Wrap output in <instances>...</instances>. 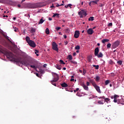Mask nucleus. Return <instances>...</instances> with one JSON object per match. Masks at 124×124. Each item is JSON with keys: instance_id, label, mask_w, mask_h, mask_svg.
I'll list each match as a JSON object with an SVG mask.
<instances>
[{"instance_id": "f257e3e1", "label": "nucleus", "mask_w": 124, "mask_h": 124, "mask_svg": "<svg viewBox=\"0 0 124 124\" xmlns=\"http://www.w3.org/2000/svg\"><path fill=\"white\" fill-rule=\"evenodd\" d=\"M6 56L7 59H9L12 62H15L17 63H20L25 65V66H30L31 64H30V61L24 60L22 61V58H15V56L11 52H6Z\"/></svg>"}, {"instance_id": "f03ea898", "label": "nucleus", "mask_w": 124, "mask_h": 124, "mask_svg": "<svg viewBox=\"0 0 124 124\" xmlns=\"http://www.w3.org/2000/svg\"><path fill=\"white\" fill-rule=\"evenodd\" d=\"M26 41L29 44V46H31V47H32V48H35V47H36V45L35 44V43H34V41L31 40L30 37H26Z\"/></svg>"}, {"instance_id": "7ed1b4c3", "label": "nucleus", "mask_w": 124, "mask_h": 124, "mask_svg": "<svg viewBox=\"0 0 124 124\" xmlns=\"http://www.w3.org/2000/svg\"><path fill=\"white\" fill-rule=\"evenodd\" d=\"M78 15L79 16L80 18H83V17H86L88 14L87 12L85 10H81L80 12L78 13Z\"/></svg>"}, {"instance_id": "20e7f679", "label": "nucleus", "mask_w": 124, "mask_h": 124, "mask_svg": "<svg viewBox=\"0 0 124 124\" xmlns=\"http://www.w3.org/2000/svg\"><path fill=\"white\" fill-rule=\"evenodd\" d=\"M52 49L54 51H56V52H58L59 51V48H58V45H57V43L56 42H53L52 43Z\"/></svg>"}, {"instance_id": "39448f33", "label": "nucleus", "mask_w": 124, "mask_h": 124, "mask_svg": "<svg viewBox=\"0 0 124 124\" xmlns=\"http://www.w3.org/2000/svg\"><path fill=\"white\" fill-rule=\"evenodd\" d=\"M29 63L30 64L29 66L31 67V68H34L35 70H36V67L35 66V62H34L30 61Z\"/></svg>"}, {"instance_id": "423d86ee", "label": "nucleus", "mask_w": 124, "mask_h": 124, "mask_svg": "<svg viewBox=\"0 0 124 124\" xmlns=\"http://www.w3.org/2000/svg\"><path fill=\"white\" fill-rule=\"evenodd\" d=\"M59 79H60L59 75L57 74H54L53 80H52L53 82H58Z\"/></svg>"}, {"instance_id": "0eeeda50", "label": "nucleus", "mask_w": 124, "mask_h": 124, "mask_svg": "<svg viewBox=\"0 0 124 124\" xmlns=\"http://www.w3.org/2000/svg\"><path fill=\"white\" fill-rule=\"evenodd\" d=\"M119 44H120L119 41H116L115 42V43H114V44H113V45L112 46V48H115L119 46Z\"/></svg>"}, {"instance_id": "6e6552de", "label": "nucleus", "mask_w": 124, "mask_h": 124, "mask_svg": "<svg viewBox=\"0 0 124 124\" xmlns=\"http://www.w3.org/2000/svg\"><path fill=\"white\" fill-rule=\"evenodd\" d=\"M119 97V96L118 95H116V94H115L114 96H111L110 98L111 99H113V102L115 103H116V100L117 99H118Z\"/></svg>"}, {"instance_id": "1a4fd4ad", "label": "nucleus", "mask_w": 124, "mask_h": 124, "mask_svg": "<svg viewBox=\"0 0 124 124\" xmlns=\"http://www.w3.org/2000/svg\"><path fill=\"white\" fill-rule=\"evenodd\" d=\"M93 87H94V88L95 89L98 93H101V92L100 91V88L99 87V86L96 85V83L95 85H93Z\"/></svg>"}, {"instance_id": "9d476101", "label": "nucleus", "mask_w": 124, "mask_h": 124, "mask_svg": "<svg viewBox=\"0 0 124 124\" xmlns=\"http://www.w3.org/2000/svg\"><path fill=\"white\" fill-rule=\"evenodd\" d=\"M79 35H80V31H76L74 34L75 38H78Z\"/></svg>"}, {"instance_id": "9b49d317", "label": "nucleus", "mask_w": 124, "mask_h": 124, "mask_svg": "<svg viewBox=\"0 0 124 124\" xmlns=\"http://www.w3.org/2000/svg\"><path fill=\"white\" fill-rule=\"evenodd\" d=\"M107 42H109V39H105L102 40V43L104 44V46H105V45H106V43H107Z\"/></svg>"}, {"instance_id": "f8f14e48", "label": "nucleus", "mask_w": 124, "mask_h": 124, "mask_svg": "<svg viewBox=\"0 0 124 124\" xmlns=\"http://www.w3.org/2000/svg\"><path fill=\"white\" fill-rule=\"evenodd\" d=\"M93 32H94L93 30L92 29L90 28L87 30L88 34L92 35L93 33Z\"/></svg>"}, {"instance_id": "ddd939ff", "label": "nucleus", "mask_w": 124, "mask_h": 124, "mask_svg": "<svg viewBox=\"0 0 124 124\" xmlns=\"http://www.w3.org/2000/svg\"><path fill=\"white\" fill-rule=\"evenodd\" d=\"M99 53V48L96 47L94 50V56H97V54Z\"/></svg>"}, {"instance_id": "4468645a", "label": "nucleus", "mask_w": 124, "mask_h": 124, "mask_svg": "<svg viewBox=\"0 0 124 124\" xmlns=\"http://www.w3.org/2000/svg\"><path fill=\"white\" fill-rule=\"evenodd\" d=\"M116 103L119 104H121L122 105H124V104L123 103L122 101L118 98L116 99Z\"/></svg>"}, {"instance_id": "2eb2a0df", "label": "nucleus", "mask_w": 124, "mask_h": 124, "mask_svg": "<svg viewBox=\"0 0 124 124\" xmlns=\"http://www.w3.org/2000/svg\"><path fill=\"white\" fill-rule=\"evenodd\" d=\"M82 87L84 88V90H85V91H89V87H88L86 84H82L81 85Z\"/></svg>"}, {"instance_id": "dca6fc26", "label": "nucleus", "mask_w": 124, "mask_h": 124, "mask_svg": "<svg viewBox=\"0 0 124 124\" xmlns=\"http://www.w3.org/2000/svg\"><path fill=\"white\" fill-rule=\"evenodd\" d=\"M2 35L5 37V38H6V39H7V40H8V41H9V42H12L10 39H9V37L6 35V34H5V33H2Z\"/></svg>"}, {"instance_id": "f3484780", "label": "nucleus", "mask_w": 124, "mask_h": 124, "mask_svg": "<svg viewBox=\"0 0 124 124\" xmlns=\"http://www.w3.org/2000/svg\"><path fill=\"white\" fill-rule=\"evenodd\" d=\"M97 58H102L103 57V54L102 52H99V53L97 54V55L96 56Z\"/></svg>"}, {"instance_id": "a211bd4d", "label": "nucleus", "mask_w": 124, "mask_h": 124, "mask_svg": "<svg viewBox=\"0 0 124 124\" xmlns=\"http://www.w3.org/2000/svg\"><path fill=\"white\" fill-rule=\"evenodd\" d=\"M61 86L62 88H66V87H68V85H67L65 82L61 84Z\"/></svg>"}, {"instance_id": "6ab92c4d", "label": "nucleus", "mask_w": 124, "mask_h": 124, "mask_svg": "<svg viewBox=\"0 0 124 124\" xmlns=\"http://www.w3.org/2000/svg\"><path fill=\"white\" fill-rule=\"evenodd\" d=\"M93 59V56L90 55L88 56L87 60L89 62H92V59Z\"/></svg>"}, {"instance_id": "aec40b11", "label": "nucleus", "mask_w": 124, "mask_h": 124, "mask_svg": "<svg viewBox=\"0 0 124 124\" xmlns=\"http://www.w3.org/2000/svg\"><path fill=\"white\" fill-rule=\"evenodd\" d=\"M89 82L92 84V86L95 85L96 83H95V82L93 81V79H89Z\"/></svg>"}, {"instance_id": "412c9836", "label": "nucleus", "mask_w": 124, "mask_h": 124, "mask_svg": "<svg viewBox=\"0 0 124 124\" xmlns=\"http://www.w3.org/2000/svg\"><path fill=\"white\" fill-rule=\"evenodd\" d=\"M57 17V18H60V14H53V15L52 16V17Z\"/></svg>"}, {"instance_id": "4be33fe9", "label": "nucleus", "mask_w": 124, "mask_h": 124, "mask_svg": "<svg viewBox=\"0 0 124 124\" xmlns=\"http://www.w3.org/2000/svg\"><path fill=\"white\" fill-rule=\"evenodd\" d=\"M55 67L57 69H59V70H61V69H62V67L61 65H59L58 64H56Z\"/></svg>"}, {"instance_id": "5701e85b", "label": "nucleus", "mask_w": 124, "mask_h": 124, "mask_svg": "<svg viewBox=\"0 0 124 124\" xmlns=\"http://www.w3.org/2000/svg\"><path fill=\"white\" fill-rule=\"evenodd\" d=\"M102 98H103V99H105V102H107V103H108V101H109V98H105V97H104V96H103Z\"/></svg>"}, {"instance_id": "b1692460", "label": "nucleus", "mask_w": 124, "mask_h": 124, "mask_svg": "<svg viewBox=\"0 0 124 124\" xmlns=\"http://www.w3.org/2000/svg\"><path fill=\"white\" fill-rule=\"evenodd\" d=\"M46 34H50V31L49 30L48 28H46V31H45Z\"/></svg>"}, {"instance_id": "393cba45", "label": "nucleus", "mask_w": 124, "mask_h": 124, "mask_svg": "<svg viewBox=\"0 0 124 124\" xmlns=\"http://www.w3.org/2000/svg\"><path fill=\"white\" fill-rule=\"evenodd\" d=\"M44 21L45 20H43V18H41L38 22L39 25H40V24H43Z\"/></svg>"}, {"instance_id": "a878e982", "label": "nucleus", "mask_w": 124, "mask_h": 124, "mask_svg": "<svg viewBox=\"0 0 124 124\" xmlns=\"http://www.w3.org/2000/svg\"><path fill=\"white\" fill-rule=\"evenodd\" d=\"M95 80L96 81V82H98V81H99V80H100V77L99 76H96Z\"/></svg>"}, {"instance_id": "bb28decb", "label": "nucleus", "mask_w": 124, "mask_h": 124, "mask_svg": "<svg viewBox=\"0 0 124 124\" xmlns=\"http://www.w3.org/2000/svg\"><path fill=\"white\" fill-rule=\"evenodd\" d=\"M56 82L57 81H53V80H51L50 81L52 85H53V86H55V87H57V84H56Z\"/></svg>"}, {"instance_id": "cd10ccee", "label": "nucleus", "mask_w": 124, "mask_h": 124, "mask_svg": "<svg viewBox=\"0 0 124 124\" xmlns=\"http://www.w3.org/2000/svg\"><path fill=\"white\" fill-rule=\"evenodd\" d=\"M35 54H36L37 57H38L39 56V54H37V53H39V50L37 49H35L34 51Z\"/></svg>"}, {"instance_id": "c85d7f7f", "label": "nucleus", "mask_w": 124, "mask_h": 124, "mask_svg": "<svg viewBox=\"0 0 124 124\" xmlns=\"http://www.w3.org/2000/svg\"><path fill=\"white\" fill-rule=\"evenodd\" d=\"M73 58H72V56H71V55H69L68 56V61H71L72 60Z\"/></svg>"}, {"instance_id": "c756f323", "label": "nucleus", "mask_w": 124, "mask_h": 124, "mask_svg": "<svg viewBox=\"0 0 124 124\" xmlns=\"http://www.w3.org/2000/svg\"><path fill=\"white\" fill-rule=\"evenodd\" d=\"M94 20V17L93 16L90 17L88 18V21H93Z\"/></svg>"}, {"instance_id": "7c9ffc66", "label": "nucleus", "mask_w": 124, "mask_h": 124, "mask_svg": "<svg viewBox=\"0 0 124 124\" xmlns=\"http://www.w3.org/2000/svg\"><path fill=\"white\" fill-rule=\"evenodd\" d=\"M36 30L33 28H31V32L33 33V32H35Z\"/></svg>"}, {"instance_id": "2f4dec72", "label": "nucleus", "mask_w": 124, "mask_h": 124, "mask_svg": "<svg viewBox=\"0 0 124 124\" xmlns=\"http://www.w3.org/2000/svg\"><path fill=\"white\" fill-rule=\"evenodd\" d=\"M93 67H95V69H98L99 68V65H93Z\"/></svg>"}, {"instance_id": "473e14b6", "label": "nucleus", "mask_w": 124, "mask_h": 124, "mask_svg": "<svg viewBox=\"0 0 124 124\" xmlns=\"http://www.w3.org/2000/svg\"><path fill=\"white\" fill-rule=\"evenodd\" d=\"M39 72L41 73V74H44V70H42L41 69H40L39 70Z\"/></svg>"}, {"instance_id": "72a5a7b5", "label": "nucleus", "mask_w": 124, "mask_h": 124, "mask_svg": "<svg viewBox=\"0 0 124 124\" xmlns=\"http://www.w3.org/2000/svg\"><path fill=\"white\" fill-rule=\"evenodd\" d=\"M71 63H73L74 64H77V62L75 61H71Z\"/></svg>"}, {"instance_id": "f704fd0d", "label": "nucleus", "mask_w": 124, "mask_h": 124, "mask_svg": "<svg viewBox=\"0 0 124 124\" xmlns=\"http://www.w3.org/2000/svg\"><path fill=\"white\" fill-rule=\"evenodd\" d=\"M117 62L119 65H121L123 63V62L122 61H119Z\"/></svg>"}, {"instance_id": "c9c22d12", "label": "nucleus", "mask_w": 124, "mask_h": 124, "mask_svg": "<svg viewBox=\"0 0 124 124\" xmlns=\"http://www.w3.org/2000/svg\"><path fill=\"white\" fill-rule=\"evenodd\" d=\"M60 62L61 64H65V63L63 62V61L60 60Z\"/></svg>"}, {"instance_id": "e433bc0d", "label": "nucleus", "mask_w": 124, "mask_h": 124, "mask_svg": "<svg viewBox=\"0 0 124 124\" xmlns=\"http://www.w3.org/2000/svg\"><path fill=\"white\" fill-rule=\"evenodd\" d=\"M13 29L14 30V31H15L16 32H17L18 31V29L16 28V27H14Z\"/></svg>"}, {"instance_id": "4c0bfd02", "label": "nucleus", "mask_w": 124, "mask_h": 124, "mask_svg": "<svg viewBox=\"0 0 124 124\" xmlns=\"http://www.w3.org/2000/svg\"><path fill=\"white\" fill-rule=\"evenodd\" d=\"M76 50H80V46H77L75 47Z\"/></svg>"}, {"instance_id": "58836bf2", "label": "nucleus", "mask_w": 124, "mask_h": 124, "mask_svg": "<svg viewBox=\"0 0 124 124\" xmlns=\"http://www.w3.org/2000/svg\"><path fill=\"white\" fill-rule=\"evenodd\" d=\"M92 2V5H93L94 4H97V2H96V1H91Z\"/></svg>"}, {"instance_id": "ea45409f", "label": "nucleus", "mask_w": 124, "mask_h": 124, "mask_svg": "<svg viewBox=\"0 0 124 124\" xmlns=\"http://www.w3.org/2000/svg\"><path fill=\"white\" fill-rule=\"evenodd\" d=\"M109 84V80H107L105 82V84L107 85Z\"/></svg>"}, {"instance_id": "a19ab883", "label": "nucleus", "mask_w": 124, "mask_h": 124, "mask_svg": "<svg viewBox=\"0 0 124 124\" xmlns=\"http://www.w3.org/2000/svg\"><path fill=\"white\" fill-rule=\"evenodd\" d=\"M86 69H83L82 75H86Z\"/></svg>"}, {"instance_id": "79ce46f5", "label": "nucleus", "mask_w": 124, "mask_h": 124, "mask_svg": "<svg viewBox=\"0 0 124 124\" xmlns=\"http://www.w3.org/2000/svg\"><path fill=\"white\" fill-rule=\"evenodd\" d=\"M62 5H63V4H57V5H56V7H59V6H62Z\"/></svg>"}, {"instance_id": "37998d69", "label": "nucleus", "mask_w": 124, "mask_h": 124, "mask_svg": "<svg viewBox=\"0 0 124 124\" xmlns=\"http://www.w3.org/2000/svg\"><path fill=\"white\" fill-rule=\"evenodd\" d=\"M114 63V62L112 60L109 61V64H113Z\"/></svg>"}, {"instance_id": "c03bdc74", "label": "nucleus", "mask_w": 124, "mask_h": 124, "mask_svg": "<svg viewBox=\"0 0 124 124\" xmlns=\"http://www.w3.org/2000/svg\"><path fill=\"white\" fill-rule=\"evenodd\" d=\"M93 2H92V1H91L90 2H89V5L90 6H91L92 5H93V4H92Z\"/></svg>"}, {"instance_id": "a18cd8bd", "label": "nucleus", "mask_w": 124, "mask_h": 124, "mask_svg": "<svg viewBox=\"0 0 124 124\" xmlns=\"http://www.w3.org/2000/svg\"><path fill=\"white\" fill-rule=\"evenodd\" d=\"M61 27H56L55 28V30H57V31H60L61 30Z\"/></svg>"}, {"instance_id": "49530a36", "label": "nucleus", "mask_w": 124, "mask_h": 124, "mask_svg": "<svg viewBox=\"0 0 124 124\" xmlns=\"http://www.w3.org/2000/svg\"><path fill=\"white\" fill-rule=\"evenodd\" d=\"M98 104H103V103H102V102H101V101H98Z\"/></svg>"}, {"instance_id": "de8ad7c7", "label": "nucleus", "mask_w": 124, "mask_h": 124, "mask_svg": "<svg viewBox=\"0 0 124 124\" xmlns=\"http://www.w3.org/2000/svg\"><path fill=\"white\" fill-rule=\"evenodd\" d=\"M64 45H67L68 44V42L67 41H64Z\"/></svg>"}, {"instance_id": "09e8293b", "label": "nucleus", "mask_w": 124, "mask_h": 124, "mask_svg": "<svg viewBox=\"0 0 124 124\" xmlns=\"http://www.w3.org/2000/svg\"><path fill=\"white\" fill-rule=\"evenodd\" d=\"M86 86L88 87V86H90V82H88V81H87V82H86Z\"/></svg>"}, {"instance_id": "8fccbe9b", "label": "nucleus", "mask_w": 124, "mask_h": 124, "mask_svg": "<svg viewBox=\"0 0 124 124\" xmlns=\"http://www.w3.org/2000/svg\"><path fill=\"white\" fill-rule=\"evenodd\" d=\"M113 26V23L112 22L109 23V27H111Z\"/></svg>"}, {"instance_id": "3c124183", "label": "nucleus", "mask_w": 124, "mask_h": 124, "mask_svg": "<svg viewBox=\"0 0 124 124\" xmlns=\"http://www.w3.org/2000/svg\"><path fill=\"white\" fill-rule=\"evenodd\" d=\"M35 74H36V76H37V77H39V74H38V73H35Z\"/></svg>"}, {"instance_id": "603ef678", "label": "nucleus", "mask_w": 124, "mask_h": 124, "mask_svg": "<svg viewBox=\"0 0 124 124\" xmlns=\"http://www.w3.org/2000/svg\"><path fill=\"white\" fill-rule=\"evenodd\" d=\"M67 6H69V7H70V8H71V6H72V4H69Z\"/></svg>"}, {"instance_id": "864d4df0", "label": "nucleus", "mask_w": 124, "mask_h": 124, "mask_svg": "<svg viewBox=\"0 0 124 124\" xmlns=\"http://www.w3.org/2000/svg\"><path fill=\"white\" fill-rule=\"evenodd\" d=\"M63 37H64V38H65V39H66V38H67V36L66 35H64L63 36Z\"/></svg>"}, {"instance_id": "5fc2aeb1", "label": "nucleus", "mask_w": 124, "mask_h": 124, "mask_svg": "<svg viewBox=\"0 0 124 124\" xmlns=\"http://www.w3.org/2000/svg\"><path fill=\"white\" fill-rule=\"evenodd\" d=\"M70 81H71V82L74 81V78H71V79H70Z\"/></svg>"}, {"instance_id": "6e6d98bb", "label": "nucleus", "mask_w": 124, "mask_h": 124, "mask_svg": "<svg viewBox=\"0 0 124 124\" xmlns=\"http://www.w3.org/2000/svg\"><path fill=\"white\" fill-rule=\"evenodd\" d=\"M48 20H49V21H52V20H53V19H52L51 18H48Z\"/></svg>"}, {"instance_id": "4d7b16f0", "label": "nucleus", "mask_w": 124, "mask_h": 124, "mask_svg": "<svg viewBox=\"0 0 124 124\" xmlns=\"http://www.w3.org/2000/svg\"><path fill=\"white\" fill-rule=\"evenodd\" d=\"M73 56H76V52H74V53L73 54Z\"/></svg>"}, {"instance_id": "13d9d810", "label": "nucleus", "mask_w": 124, "mask_h": 124, "mask_svg": "<svg viewBox=\"0 0 124 124\" xmlns=\"http://www.w3.org/2000/svg\"><path fill=\"white\" fill-rule=\"evenodd\" d=\"M78 71L79 72H80V73H82V72H83V71L81 70H79Z\"/></svg>"}, {"instance_id": "bf43d9fd", "label": "nucleus", "mask_w": 124, "mask_h": 124, "mask_svg": "<svg viewBox=\"0 0 124 124\" xmlns=\"http://www.w3.org/2000/svg\"><path fill=\"white\" fill-rule=\"evenodd\" d=\"M46 65H47V64H44L43 65L44 67H46Z\"/></svg>"}, {"instance_id": "052dcab7", "label": "nucleus", "mask_w": 124, "mask_h": 124, "mask_svg": "<svg viewBox=\"0 0 124 124\" xmlns=\"http://www.w3.org/2000/svg\"><path fill=\"white\" fill-rule=\"evenodd\" d=\"M17 6H18V7H21V5L18 4L17 5Z\"/></svg>"}, {"instance_id": "680f3d73", "label": "nucleus", "mask_w": 124, "mask_h": 124, "mask_svg": "<svg viewBox=\"0 0 124 124\" xmlns=\"http://www.w3.org/2000/svg\"><path fill=\"white\" fill-rule=\"evenodd\" d=\"M63 70H66V68L63 67Z\"/></svg>"}, {"instance_id": "e2e57ef3", "label": "nucleus", "mask_w": 124, "mask_h": 124, "mask_svg": "<svg viewBox=\"0 0 124 124\" xmlns=\"http://www.w3.org/2000/svg\"><path fill=\"white\" fill-rule=\"evenodd\" d=\"M76 91V92H78V91H79V88H77Z\"/></svg>"}, {"instance_id": "0e129e2a", "label": "nucleus", "mask_w": 124, "mask_h": 124, "mask_svg": "<svg viewBox=\"0 0 124 124\" xmlns=\"http://www.w3.org/2000/svg\"><path fill=\"white\" fill-rule=\"evenodd\" d=\"M107 48H109V43L107 44Z\"/></svg>"}, {"instance_id": "69168bd1", "label": "nucleus", "mask_w": 124, "mask_h": 124, "mask_svg": "<svg viewBox=\"0 0 124 124\" xmlns=\"http://www.w3.org/2000/svg\"><path fill=\"white\" fill-rule=\"evenodd\" d=\"M13 20L14 21H15V20H16V17H13Z\"/></svg>"}, {"instance_id": "338daca9", "label": "nucleus", "mask_w": 124, "mask_h": 124, "mask_svg": "<svg viewBox=\"0 0 124 124\" xmlns=\"http://www.w3.org/2000/svg\"><path fill=\"white\" fill-rule=\"evenodd\" d=\"M97 46H100V43H98V44H97Z\"/></svg>"}, {"instance_id": "774afa93", "label": "nucleus", "mask_w": 124, "mask_h": 124, "mask_svg": "<svg viewBox=\"0 0 124 124\" xmlns=\"http://www.w3.org/2000/svg\"><path fill=\"white\" fill-rule=\"evenodd\" d=\"M76 53H79V51L78 50L76 51Z\"/></svg>"}]
</instances>
